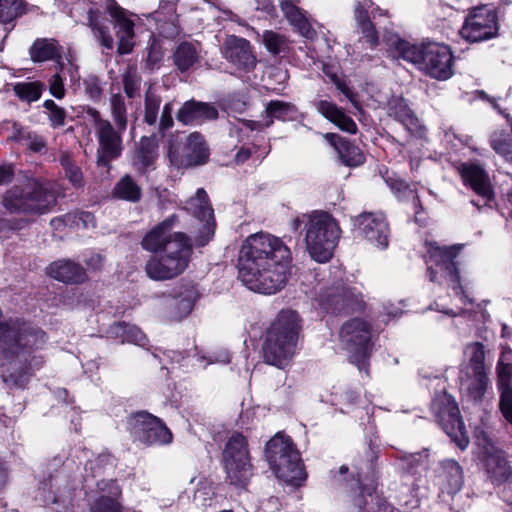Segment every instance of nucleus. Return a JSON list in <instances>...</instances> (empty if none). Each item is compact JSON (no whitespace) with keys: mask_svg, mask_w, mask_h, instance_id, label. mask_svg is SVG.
Returning a JSON list of instances; mask_svg holds the SVG:
<instances>
[{"mask_svg":"<svg viewBox=\"0 0 512 512\" xmlns=\"http://www.w3.org/2000/svg\"><path fill=\"white\" fill-rule=\"evenodd\" d=\"M291 259V251L281 238L266 232L251 234L239 251V279L252 291L274 294L287 283Z\"/></svg>","mask_w":512,"mask_h":512,"instance_id":"obj_1","label":"nucleus"},{"mask_svg":"<svg viewBox=\"0 0 512 512\" xmlns=\"http://www.w3.org/2000/svg\"><path fill=\"white\" fill-rule=\"evenodd\" d=\"M47 341L39 327L22 318L0 320V377L6 383L21 385L44 360L37 355Z\"/></svg>","mask_w":512,"mask_h":512,"instance_id":"obj_2","label":"nucleus"},{"mask_svg":"<svg viewBox=\"0 0 512 512\" xmlns=\"http://www.w3.org/2000/svg\"><path fill=\"white\" fill-rule=\"evenodd\" d=\"M300 318L297 312L281 310L267 331L263 357L267 364L279 369L289 365L295 354Z\"/></svg>","mask_w":512,"mask_h":512,"instance_id":"obj_3","label":"nucleus"},{"mask_svg":"<svg viewBox=\"0 0 512 512\" xmlns=\"http://www.w3.org/2000/svg\"><path fill=\"white\" fill-rule=\"evenodd\" d=\"M55 204L54 193L34 178L16 183L2 197V205L8 212L28 217L46 214Z\"/></svg>","mask_w":512,"mask_h":512,"instance_id":"obj_4","label":"nucleus"},{"mask_svg":"<svg viewBox=\"0 0 512 512\" xmlns=\"http://www.w3.org/2000/svg\"><path fill=\"white\" fill-rule=\"evenodd\" d=\"M305 223L306 249L312 259L319 263L329 261L341 237L338 222L331 214L315 211L303 216Z\"/></svg>","mask_w":512,"mask_h":512,"instance_id":"obj_5","label":"nucleus"},{"mask_svg":"<svg viewBox=\"0 0 512 512\" xmlns=\"http://www.w3.org/2000/svg\"><path fill=\"white\" fill-rule=\"evenodd\" d=\"M265 457L275 475L293 486H300L306 472L299 451L290 437L278 432L265 447Z\"/></svg>","mask_w":512,"mask_h":512,"instance_id":"obj_6","label":"nucleus"},{"mask_svg":"<svg viewBox=\"0 0 512 512\" xmlns=\"http://www.w3.org/2000/svg\"><path fill=\"white\" fill-rule=\"evenodd\" d=\"M161 255L151 256L145 264L147 276L155 281L171 280L188 267L194 242L183 232L175 233V242Z\"/></svg>","mask_w":512,"mask_h":512,"instance_id":"obj_7","label":"nucleus"},{"mask_svg":"<svg viewBox=\"0 0 512 512\" xmlns=\"http://www.w3.org/2000/svg\"><path fill=\"white\" fill-rule=\"evenodd\" d=\"M462 245H453L449 247H441L436 244H431L428 250L430 262L433 266L427 269L428 277L432 282L442 283L441 279H445L447 284L453 289L455 295L459 296L462 303L471 302L465 295L463 287L460 282V275L458 270V263L456 258L459 255Z\"/></svg>","mask_w":512,"mask_h":512,"instance_id":"obj_8","label":"nucleus"},{"mask_svg":"<svg viewBox=\"0 0 512 512\" xmlns=\"http://www.w3.org/2000/svg\"><path fill=\"white\" fill-rule=\"evenodd\" d=\"M339 336L343 349L349 354V361L360 371L365 369L372 349L370 323L360 318L351 319L342 325Z\"/></svg>","mask_w":512,"mask_h":512,"instance_id":"obj_9","label":"nucleus"},{"mask_svg":"<svg viewBox=\"0 0 512 512\" xmlns=\"http://www.w3.org/2000/svg\"><path fill=\"white\" fill-rule=\"evenodd\" d=\"M87 116L92 121L98 141L96 163L99 167L108 168L110 163L122 154V134L125 130H120L109 120L102 118L100 112L95 108H88Z\"/></svg>","mask_w":512,"mask_h":512,"instance_id":"obj_10","label":"nucleus"},{"mask_svg":"<svg viewBox=\"0 0 512 512\" xmlns=\"http://www.w3.org/2000/svg\"><path fill=\"white\" fill-rule=\"evenodd\" d=\"M223 463L230 484L237 487L247 485L253 475V466L247 440L242 434L235 433L228 439L223 451Z\"/></svg>","mask_w":512,"mask_h":512,"instance_id":"obj_11","label":"nucleus"},{"mask_svg":"<svg viewBox=\"0 0 512 512\" xmlns=\"http://www.w3.org/2000/svg\"><path fill=\"white\" fill-rule=\"evenodd\" d=\"M431 410L446 434L460 449H466L469 439L455 399L447 392L442 391L433 399Z\"/></svg>","mask_w":512,"mask_h":512,"instance_id":"obj_12","label":"nucleus"},{"mask_svg":"<svg viewBox=\"0 0 512 512\" xmlns=\"http://www.w3.org/2000/svg\"><path fill=\"white\" fill-rule=\"evenodd\" d=\"M127 428L134 441L146 446L168 445L173 440V434L164 422L146 411L132 414Z\"/></svg>","mask_w":512,"mask_h":512,"instance_id":"obj_13","label":"nucleus"},{"mask_svg":"<svg viewBox=\"0 0 512 512\" xmlns=\"http://www.w3.org/2000/svg\"><path fill=\"white\" fill-rule=\"evenodd\" d=\"M498 15L494 8L481 5L473 8L465 18L460 35L468 42L489 40L498 35Z\"/></svg>","mask_w":512,"mask_h":512,"instance_id":"obj_14","label":"nucleus"},{"mask_svg":"<svg viewBox=\"0 0 512 512\" xmlns=\"http://www.w3.org/2000/svg\"><path fill=\"white\" fill-rule=\"evenodd\" d=\"M168 156L171 164L178 168L192 167L207 162L209 149L203 136L194 132L187 137L182 146L172 142L169 146Z\"/></svg>","mask_w":512,"mask_h":512,"instance_id":"obj_15","label":"nucleus"},{"mask_svg":"<svg viewBox=\"0 0 512 512\" xmlns=\"http://www.w3.org/2000/svg\"><path fill=\"white\" fill-rule=\"evenodd\" d=\"M184 208L202 225L200 234L193 237L194 245L198 247L206 245L213 237L215 228L214 211L208 202L206 191L199 188L195 197L190 198Z\"/></svg>","mask_w":512,"mask_h":512,"instance_id":"obj_16","label":"nucleus"},{"mask_svg":"<svg viewBox=\"0 0 512 512\" xmlns=\"http://www.w3.org/2000/svg\"><path fill=\"white\" fill-rule=\"evenodd\" d=\"M453 55L443 44L427 43L421 70L435 79L447 80L452 74Z\"/></svg>","mask_w":512,"mask_h":512,"instance_id":"obj_17","label":"nucleus"},{"mask_svg":"<svg viewBox=\"0 0 512 512\" xmlns=\"http://www.w3.org/2000/svg\"><path fill=\"white\" fill-rule=\"evenodd\" d=\"M353 223L370 243L380 249L388 247L390 230L382 213H362L353 219Z\"/></svg>","mask_w":512,"mask_h":512,"instance_id":"obj_18","label":"nucleus"},{"mask_svg":"<svg viewBox=\"0 0 512 512\" xmlns=\"http://www.w3.org/2000/svg\"><path fill=\"white\" fill-rule=\"evenodd\" d=\"M221 54L238 70L250 71L255 68L257 60L248 40L236 35H229L221 46Z\"/></svg>","mask_w":512,"mask_h":512,"instance_id":"obj_19","label":"nucleus"},{"mask_svg":"<svg viewBox=\"0 0 512 512\" xmlns=\"http://www.w3.org/2000/svg\"><path fill=\"white\" fill-rule=\"evenodd\" d=\"M107 11L112 18L113 26L118 37V53L128 54L134 47V21L132 14L117 4L115 0H109Z\"/></svg>","mask_w":512,"mask_h":512,"instance_id":"obj_20","label":"nucleus"},{"mask_svg":"<svg viewBox=\"0 0 512 512\" xmlns=\"http://www.w3.org/2000/svg\"><path fill=\"white\" fill-rule=\"evenodd\" d=\"M177 221L178 217L173 214L157 224L143 237L141 241L142 248L149 252L169 250L170 245L175 242L176 232L172 233V229Z\"/></svg>","mask_w":512,"mask_h":512,"instance_id":"obj_21","label":"nucleus"},{"mask_svg":"<svg viewBox=\"0 0 512 512\" xmlns=\"http://www.w3.org/2000/svg\"><path fill=\"white\" fill-rule=\"evenodd\" d=\"M377 13L384 16L388 15L387 10H382L374 6L371 0L358 1L355 5L354 17L357 27L361 31L364 41L369 44L371 48L378 44L379 38L374 24L370 20V15L375 18Z\"/></svg>","mask_w":512,"mask_h":512,"instance_id":"obj_22","label":"nucleus"},{"mask_svg":"<svg viewBox=\"0 0 512 512\" xmlns=\"http://www.w3.org/2000/svg\"><path fill=\"white\" fill-rule=\"evenodd\" d=\"M460 175L463 182L470 186L478 196L483 198L484 204L493 199L494 192L489 177L479 165L463 164L460 168Z\"/></svg>","mask_w":512,"mask_h":512,"instance_id":"obj_23","label":"nucleus"},{"mask_svg":"<svg viewBox=\"0 0 512 512\" xmlns=\"http://www.w3.org/2000/svg\"><path fill=\"white\" fill-rule=\"evenodd\" d=\"M218 117L217 109L205 102L189 100L176 113V119L184 125H195Z\"/></svg>","mask_w":512,"mask_h":512,"instance_id":"obj_24","label":"nucleus"},{"mask_svg":"<svg viewBox=\"0 0 512 512\" xmlns=\"http://www.w3.org/2000/svg\"><path fill=\"white\" fill-rule=\"evenodd\" d=\"M280 7L289 24L301 36L310 40L316 36V31L313 28L306 11L294 5L291 1L281 2Z\"/></svg>","mask_w":512,"mask_h":512,"instance_id":"obj_25","label":"nucleus"},{"mask_svg":"<svg viewBox=\"0 0 512 512\" xmlns=\"http://www.w3.org/2000/svg\"><path fill=\"white\" fill-rule=\"evenodd\" d=\"M46 273L64 283H82L86 280L83 267L70 260H58L51 263L46 268Z\"/></svg>","mask_w":512,"mask_h":512,"instance_id":"obj_26","label":"nucleus"},{"mask_svg":"<svg viewBox=\"0 0 512 512\" xmlns=\"http://www.w3.org/2000/svg\"><path fill=\"white\" fill-rule=\"evenodd\" d=\"M325 137L331 141L343 164L349 167H357L364 163L365 156L363 152L350 140L335 134H326Z\"/></svg>","mask_w":512,"mask_h":512,"instance_id":"obj_27","label":"nucleus"},{"mask_svg":"<svg viewBox=\"0 0 512 512\" xmlns=\"http://www.w3.org/2000/svg\"><path fill=\"white\" fill-rule=\"evenodd\" d=\"M439 484L443 493L455 494L463 485L462 468L455 460L448 459L442 462L438 475Z\"/></svg>","mask_w":512,"mask_h":512,"instance_id":"obj_28","label":"nucleus"},{"mask_svg":"<svg viewBox=\"0 0 512 512\" xmlns=\"http://www.w3.org/2000/svg\"><path fill=\"white\" fill-rule=\"evenodd\" d=\"M158 157V142L155 136H143L133 157V166L145 173L154 166Z\"/></svg>","mask_w":512,"mask_h":512,"instance_id":"obj_29","label":"nucleus"},{"mask_svg":"<svg viewBox=\"0 0 512 512\" xmlns=\"http://www.w3.org/2000/svg\"><path fill=\"white\" fill-rule=\"evenodd\" d=\"M485 470L491 482L500 485L512 477V467L502 452L488 454L485 458Z\"/></svg>","mask_w":512,"mask_h":512,"instance_id":"obj_30","label":"nucleus"},{"mask_svg":"<svg viewBox=\"0 0 512 512\" xmlns=\"http://www.w3.org/2000/svg\"><path fill=\"white\" fill-rule=\"evenodd\" d=\"M317 110L341 130L350 134L356 133L357 125L354 120L347 116L336 104L327 100H321L317 104Z\"/></svg>","mask_w":512,"mask_h":512,"instance_id":"obj_31","label":"nucleus"},{"mask_svg":"<svg viewBox=\"0 0 512 512\" xmlns=\"http://www.w3.org/2000/svg\"><path fill=\"white\" fill-rule=\"evenodd\" d=\"M388 115L400 122L410 132H416L419 128V120L404 98H393L389 101Z\"/></svg>","mask_w":512,"mask_h":512,"instance_id":"obj_32","label":"nucleus"},{"mask_svg":"<svg viewBox=\"0 0 512 512\" xmlns=\"http://www.w3.org/2000/svg\"><path fill=\"white\" fill-rule=\"evenodd\" d=\"M88 26L91 28L94 37L100 45L108 50L114 46V40L108 27L105 24V19L98 9H89L87 13Z\"/></svg>","mask_w":512,"mask_h":512,"instance_id":"obj_33","label":"nucleus"},{"mask_svg":"<svg viewBox=\"0 0 512 512\" xmlns=\"http://www.w3.org/2000/svg\"><path fill=\"white\" fill-rule=\"evenodd\" d=\"M60 54V46L54 39H37L30 48L31 59L44 62L54 59Z\"/></svg>","mask_w":512,"mask_h":512,"instance_id":"obj_34","label":"nucleus"},{"mask_svg":"<svg viewBox=\"0 0 512 512\" xmlns=\"http://www.w3.org/2000/svg\"><path fill=\"white\" fill-rule=\"evenodd\" d=\"M111 332L120 338L122 343H132L141 347L148 344L146 335L135 325L117 323L111 328Z\"/></svg>","mask_w":512,"mask_h":512,"instance_id":"obj_35","label":"nucleus"},{"mask_svg":"<svg viewBox=\"0 0 512 512\" xmlns=\"http://www.w3.org/2000/svg\"><path fill=\"white\" fill-rule=\"evenodd\" d=\"M173 60L181 72L190 69L198 60V52L195 45L188 42L181 43L173 53Z\"/></svg>","mask_w":512,"mask_h":512,"instance_id":"obj_36","label":"nucleus"},{"mask_svg":"<svg viewBox=\"0 0 512 512\" xmlns=\"http://www.w3.org/2000/svg\"><path fill=\"white\" fill-rule=\"evenodd\" d=\"M113 194L121 200L134 203L140 200L142 191L130 175H125L116 183Z\"/></svg>","mask_w":512,"mask_h":512,"instance_id":"obj_37","label":"nucleus"},{"mask_svg":"<svg viewBox=\"0 0 512 512\" xmlns=\"http://www.w3.org/2000/svg\"><path fill=\"white\" fill-rule=\"evenodd\" d=\"M197 297V289L193 284L182 285L175 299V305L178 309L176 317L183 318L187 316L192 311Z\"/></svg>","mask_w":512,"mask_h":512,"instance_id":"obj_38","label":"nucleus"},{"mask_svg":"<svg viewBox=\"0 0 512 512\" xmlns=\"http://www.w3.org/2000/svg\"><path fill=\"white\" fill-rule=\"evenodd\" d=\"M512 351H503L497 363V385L499 390L512 389Z\"/></svg>","mask_w":512,"mask_h":512,"instance_id":"obj_39","label":"nucleus"},{"mask_svg":"<svg viewBox=\"0 0 512 512\" xmlns=\"http://www.w3.org/2000/svg\"><path fill=\"white\" fill-rule=\"evenodd\" d=\"M395 48L398 53V57L419 66V68L421 69V65L423 64L424 52L426 50V44L417 46L407 41L399 40Z\"/></svg>","mask_w":512,"mask_h":512,"instance_id":"obj_40","label":"nucleus"},{"mask_svg":"<svg viewBox=\"0 0 512 512\" xmlns=\"http://www.w3.org/2000/svg\"><path fill=\"white\" fill-rule=\"evenodd\" d=\"M266 113L267 116L271 118V120L265 125L268 127L273 123V119L282 121L293 120L296 114V107L288 102L273 100L267 104Z\"/></svg>","mask_w":512,"mask_h":512,"instance_id":"obj_41","label":"nucleus"},{"mask_svg":"<svg viewBox=\"0 0 512 512\" xmlns=\"http://www.w3.org/2000/svg\"><path fill=\"white\" fill-rule=\"evenodd\" d=\"M13 90L20 100L31 103L41 97L45 84L39 81L20 82L14 85Z\"/></svg>","mask_w":512,"mask_h":512,"instance_id":"obj_42","label":"nucleus"},{"mask_svg":"<svg viewBox=\"0 0 512 512\" xmlns=\"http://www.w3.org/2000/svg\"><path fill=\"white\" fill-rule=\"evenodd\" d=\"M262 43L273 55L285 53L289 48V40L287 36L272 30H265L263 32Z\"/></svg>","mask_w":512,"mask_h":512,"instance_id":"obj_43","label":"nucleus"},{"mask_svg":"<svg viewBox=\"0 0 512 512\" xmlns=\"http://www.w3.org/2000/svg\"><path fill=\"white\" fill-rule=\"evenodd\" d=\"M465 353L469 359V367L472 373L486 372L485 369V351L484 346L480 342L468 344Z\"/></svg>","mask_w":512,"mask_h":512,"instance_id":"obj_44","label":"nucleus"},{"mask_svg":"<svg viewBox=\"0 0 512 512\" xmlns=\"http://www.w3.org/2000/svg\"><path fill=\"white\" fill-rule=\"evenodd\" d=\"M161 102V97L151 88L146 91L144 103V122L146 124L156 125Z\"/></svg>","mask_w":512,"mask_h":512,"instance_id":"obj_45","label":"nucleus"},{"mask_svg":"<svg viewBox=\"0 0 512 512\" xmlns=\"http://www.w3.org/2000/svg\"><path fill=\"white\" fill-rule=\"evenodd\" d=\"M488 382L486 372L473 373L472 378L465 384L468 396L475 401H480L486 393Z\"/></svg>","mask_w":512,"mask_h":512,"instance_id":"obj_46","label":"nucleus"},{"mask_svg":"<svg viewBox=\"0 0 512 512\" xmlns=\"http://www.w3.org/2000/svg\"><path fill=\"white\" fill-rule=\"evenodd\" d=\"M24 12L22 0H0V23L8 24Z\"/></svg>","mask_w":512,"mask_h":512,"instance_id":"obj_47","label":"nucleus"},{"mask_svg":"<svg viewBox=\"0 0 512 512\" xmlns=\"http://www.w3.org/2000/svg\"><path fill=\"white\" fill-rule=\"evenodd\" d=\"M111 114L116 127L120 130H126L127 128V110L124 101V97L119 94H113L110 98Z\"/></svg>","mask_w":512,"mask_h":512,"instance_id":"obj_48","label":"nucleus"},{"mask_svg":"<svg viewBox=\"0 0 512 512\" xmlns=\"http://www.w3.org/2000/svg\"><path fill=\"white\" fill-rule=\"evenodd\" d=\"M60 163L69 182L75 187H81L83 184V173L81 169L75 165L71 157L67 154H63L60 158Z\"/></svg>","mask_w":512,"mask_h":512,"instance_id":"obj_49","label":"nucleus"},{"mask_svg":"<svg viewBox=\"0 0 512 512\" xmlns=\"http://www.w3.org/2000/svg\"><path fill=\"white\" fill-rule=\"evenodd\" d=\"M43 106L48 111V120L51 127L58 128L65 125L67 113L64 108L58 106L51 99L45 100Z\"/></svg>","mask_w":512,"mask_h":512,"instance_id":"obj_50","label":"nucleus"},{"mask_svg":"<svg viewBox=\"0 0 512 512\" xmlns=\"http://www.w3.org/2000/svg\"><path fill=\"white\" fill-rule=\"evenodd\" d=\"M16 140L25 141L27 147L33 152H40L46 147V141L43 136L23 129L17 131Z\"/></svg>","mask_w":512,"mask_h":512,"instance_id":"obj_51","label":"nucleus"},{"mask_svg":"<svg viewBox=\"0 0 512 512\" xmlns=\"http://www.w3.org/2000/svg\"><path fill=\"white\" fill-rule=\"evenodd\" d=\"M327 301L333 313L348 312L354 309L352 300L346 291L341 295H333L331 299L328 298Z\"/></svg>","mask_w":512,"mask_h":512,"instance_id":"obj_52","label":"nucleus"},{"mask_svg":"<svg viewBox=\"0 0 512 512\" xmlns=\"http://www.w3.org/2000/svg\"><path fill=\"white\" fill-rule=\"evenodd\" d=\"M91 512H121V507L112 496L102 495L92 506Z\"/></svg>","mask_w":512,"mask_h":512,"instance_id":"obj_53","label":"nucleus"},{"mask_svg":"<svg viewBox=\"0 0 512 512\" xmlns=\"http://www.w3.org/2000/svg\"><path fill=\"white\" fill-rule=\"evenodd\" d=\"M85 94L93 101L100 100L102 95V87L98 77L88 76L83 81Z\"/></svg>","mask_w":512,"mask_h":512,"instance_id":"obj_54","label":"nucleus"},{"mask_svg":"<svg viewBox=\"0 0 512 512\" xmlns=\"http://www.w3.org/2000/svg\"><path fill=\"white\" fill-rule=\"evenodd\" d=\"M67 219L71 221V226L76 227H82V228H89L94 227L95 225V219L93 214L90 212H77V213H69L67 214Z\"/></svg>","mask_w":512,"mask_h":512,"instance_id":"obj_55","label":"nucleus"},{"mask_svg":"<svg viewBox=\"0 0 512 512\" xmlns=\"http://www.w3.org/2000/svg\"><path fill=\"white\" fill-rule=\"evenodd\" d=\"M499 407L502 415L508 423L512 425V389L499 390Z\"/></svg>","mask_w":512,"mask_h":512,"instance_id":"obj_56","label":"nucleus"},{"mask_svg":"<svg viewBox=\"0 0 512 512\" xmlns=\"http://www.w3.org/2000/svg\"><path fill=\"white\" fill-rule=\"evenodd\" d=\"M49 92L52 96H54L57 99H62L65 96L66 90L64 86V81L59 74H54L49 79Z\"/></svg>","mask_w":512,"mask_h":512,"instance_id":"obj_57","label":"nucleus"},{"mask_svg":"<svg viewBox=\"0 0 512 512\" xmlns=\"http://www.w3.org/2000/svg\"><path fill=\"white\" fill-rule=\"evenodd\" d=\"M173 106L171 103H166L162 109V113L159 121V131L164 134V132L170 129L173 126V118H172Z\"/></svg>","mask_w":512,"mask_h":512,"instance_id":"obj_58","label":"nucleus"},{"mask_svg":"<svg viewBox=\"0 0 512 512\" xmlns=\"http://www.w3.org/2000/svg\"><path fill=\"white\" fill-rule=\"evenodd\" d=\"M123 86L126 95L129 98H134L139 89V81L135 76L127 74L123 78Z\"/></svg>","mask_w":512,"mask_h":512,"instance_id":"obj_59","label":"nucleus"},{"mask_svg":"<svg viewBox=\"0 0 512 512\" xmlns=\"http://www.w3.org/2000/svg\"><path fill=\"white\" fill-rule=\"evenodd\" d=\"M387 184L398 197L405 196L407 192H410L409 185L403 180L389 178Z\"/></svg>","mask_w":512,"mask_h":512,"instance_id":"obj_60","label":"nucleus"},{"mask_svg":"<svg viewBox=\"0 0 512 512\" xmlns=\"http://www.w3.org/2000/svg\"><path fill=\"white\" fill-rule=\"evenodd\" d=\"M14 175V170L12 166H3L0 167V185H4L9 183Z\"/></svg>","mask_w":512,"mask_h":512,"instance_id":"obj_61","label":"nucleus"},{"mask_svg":"<svg viewBox=\"0 0 512 512\" xmlns=\"http://www.w3.org/2000/svg\"><path fill=\"white\" fill-rule=\"evenodd\" d=\"M98 486L101 491H105L106 489H108L110 494L113 496H116L119 494V489L116 485V482L113 480L101 481L100 483H98Z\"/></svg>","mask_w":512,"mask_h":512,"instance_id":"obj_62","label":"nucleus"},{"mask_svg":"<svg viewBox=\"0 0 512 512\" xmlns=\"http://www.w3.org/2000/svg\"><path fill=\"white\" fill-rule=\"evenodd\" d=\"M86 263L87 266L93 270L100 269L103 266V257L100 254H93Z\"/></svg>","mask_w":512,"mask_h":512,"instance_id":"obj_63","label":"nucleus"},{"mask_svg":"<svg viewBox=\"0 0 512 512\" xmlns=\"http://www.w3.org/2000/svg\"><path fill=\"white\" fill-rule=\"evenodd\" d=\"M50 224L53 228L60 229L61 227H64V226H71V221H69L67 219V214H66L62 217L53 218L50 221Z\"/></svg>","mask_w":512,"mask_h":512,"instance_id":"obj_64","label":"nucleus"}]
</instances>
